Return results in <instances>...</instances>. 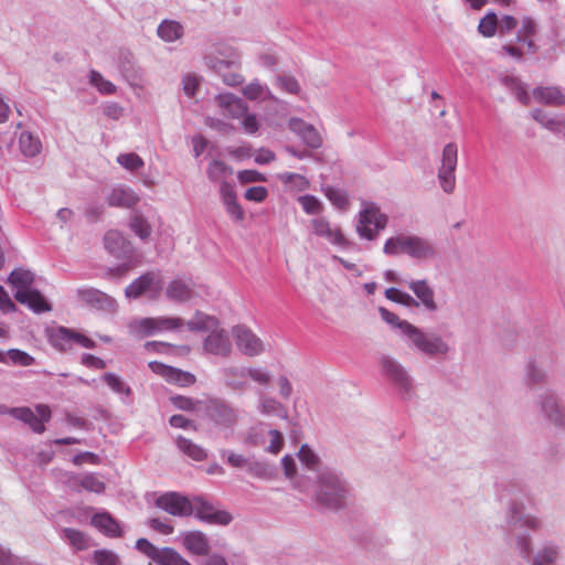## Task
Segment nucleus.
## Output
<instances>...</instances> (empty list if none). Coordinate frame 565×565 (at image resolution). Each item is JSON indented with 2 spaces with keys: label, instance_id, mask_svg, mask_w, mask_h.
Masks as SVG:
<instances>
[{
  "label": "nucleus",
  "instance_id": "f257e3e1",
  "mask_svg": "<svg viewBox=\"0 0 565 565\" xmlns=\"http://www.w3.org/2000/svg\"><path fill=\"white\" fill-rule=\"evenodd\" d=\"M183 326L184 321L179 317H157L134 320L129 329L135 335L143 338L162 331L178 330Z\"/></svg>",
  "mask_w": 565,
  "mask_h": 565
},
{
  "label": "nucleus",
  "instance_id": "f03ea898",
  "mask_svg": "<svg viewBox=\"0 0 565 565\" xmlns=\"http://www.w3.org/2000/svg\"><path fill=\"white\" fill-rule=\"evenodd\" d=\"M386 225L387 216L376 205L369 204L359 213L356 232L361 237L373 241Z\"/></svg>",
  "mask_w": 565,
  "mask_h": 565
},
{
  "label": "nucleus",
  "instance_id": "7ed1b4c3",
  "mask_svg": "<svg viewBox=\"0 0 565 565\" xmlns=\"http://www.w3.org/2000/svg\"><path fill=\"white\" fill-rule=\"evenodd\" d=\"M457 162L458 147L455 142H449L443 149L441 164L438 169V181L446 193H452L456 188Z\"/></svg>",
  "mask_w": 565,
  "mask_h": 565
},
{
  "label": "nucleus",
  "instance_id": "20e7f679",
  "mask_svg": "<svg viewBox=\"0 0 565 565\" xmlns=\"http://www.w3.org/2000/svg\"><path fill=\"white\" fill-rule=\"evenodd\" d=\"M162 290V278L159 271H147L135 279L126 288L128 298H139L145 294H149L151 299H157Z\"/></svg>",
  "mask_w": 565,
  "mask_h": 565
},
{
  "label": "nucleus",
  "instance_id": "39448f33",
  "mask_svg": "<svg viewBox=\"0 0 565 565\" xmlns=\"http://www.w3.org/2000/svg\"><path fill=\"white\" fill-rule=\"evenodd\" d=\"M35 411L36 414L29 407H15L10 411V414L28 424L34 433L42 434L45 430L44 424L51 419V409L45 404H39Z\"/></svg>",
  "mask_w": 565,
  "mask_h": 565
},
{
  "label": "nucleus",
  "instance_id": "423d86ee",
  "mask_svg": "<svg viewBox=\"0 0 565 565\" xmlns=\"http://www.w3.org/2000/svg\"><path fill=\"white\" fill-rule=\"evenodd\" d=\"M156 505L173 516H190L193 514L192 499L178 492H168L156 500Z\"/></svg>",
  "mask_w": 565,
  "mask_h": 565
},
{
  "label": "nucleus",
  "instance_id": "0eeeda50",
  "mask_svg": "<svg viewBox=\"0 0 565 565\" xmlns=\"http://www.w3.org/2000/svg\"><path fill=\"white\" fill-rule=\"evenodd\" d=\"M402 326L405 328V334L408 335L414 344L424 353L436 354L447 352L448 348L439 337L427 335L411 323H404Z\"/></svg>",
  "mask_w": 565,
  "mask_h": 565
},
{
  "label": "nucleus",
  "instance_id": "6e6552de",
  "mask_svg": "<svg viewBox=\"0 0 565 565\" xmlns=\"http://www.w3.org/2000/svg\"><path fill=\"white\" fill-rule=\"evenodd\" d=\"M192 503L193 513L201 521L211 524L227 525L233 519L227 511L216 510L212 503L202 497H194Z\"/></svg>",
  "mask_w": 565,
  "mask_h": 565
},
{
  "label": "nucleus",
  "instance_id": "1a4fd4ad",
  "mask_svg": "<svg viewBox=\"0 0 565 565\" xmlns=\"http://www.w3.org/2000/svg\"><path fill=\"white\" fill-rule=\"evenodd\" d=\"M322 489L318 495L320 502L330 509H339L343 505L345 490L338 477L330 475L321 478Z\"/></svg>",
  "mask_w": 565,
  "mask_h": 565
},
{
  "label": "nucleus",
  "instance_id": "9d476101",
  "mask_svg": "<svg viewBox=\"0 0 565 565\" xmlns=\"http://www.w3.org/2000/svg\"><path fill=\"white\" fill-rule=\"evenodd\" d=\"M206 415L222 427H233L237 422V413L225 402L217 398H210L204 405Z\"/></svg>",
  "mask_w": 565,
  "mask_h": 565
},
{
  "label": "nucleus",
  "instance_id": "9b49d317",
  "mask_svg": "<svg viewBox=\"0 0 565 565\" xmlns=\"http://www.w3.org/2000/svg\"><path fill=\"white\" fill-rule=\"evenodd\" d=\"M148 365L153 373L160 375L170 384H174L180 387H189L196 382L195 375L190 372L166 365L157 361L149 362Z\"/></svg>",
  "mask_w": 565,
  "mask_h": 565
},
{
  "label": "nucleus",
  "instance_id": "f8f14e48",
  "mask_svg": "<svg viewBox=\"0 0 565 565\" xmlns=\"http://www.w3.org/2000/svg\"><path fill=\"white\" fill-rule=\"evenodd\" d=\"M310 225L316 236L324 238L330 244L343 248L350 245V241L343 235L341 228L332 226L328 220L323 217L313 218Z\"/></svg>",
  "mask_w": 565,
  "mask_h": 565
},
{
  "label": "nucleus",
  "instance_id": "ddd939ff",
  "mask_svg": "<svg viewBox=\"0 0 565 565\" xmlns=\"http://www.w3.org/2000/svg\"><path fill=\"white\" fill-rule=\"evenodd\" d=\"M238 350L248 356H256L264 351L262 340L249 329L245 327H235L233 329Z\"/></svg>",
  "mask_w": 565,
  "mask_h": 565
},
{
  "label": "nucleus",
  "instance_id": "4468645a",
  "mask_svg": "<svg viewBox=\"0 0 565 565\" xmlns=\"http://www.w3.org/2000/svg\"><path fill=\"white\" fill-rule=\"evenodd\" d=\"M73 342L86 349L95 347V342L85 334L64 327L58 328L52 335L53 345L62 351L71 349Z\"/></svg>",
  "mask_w": 565,
  "mask_h": 565
},
{
  "label": "nucleus",
  "instance_id": "2eb2a0df",
  "mask_svg": "<svg viewBox=\"0 0 565 565\" xmlns=\"http://www.w3.org/2000/svg\"><path fill=\"white\" fill-rule=\"evenodd\" d=\"M66 486L76 492L86 490L93 493H103L106 489L105 482L95 473L71 475L66 480Z\"/></svg>",
  "mask_w": 565,
  "mask_h": 565
},
{
  "label": "nucleus",
  "instance_id": "dca6fc26",
  "mask_svg": "<svg viewBox=\"0 0 565 565\" xmlns=\"http://www.w3.org/2000/svg\"><path fill=\"white\" fill-rule=\"evenodd\" d=\"M204 349L209 353L227 356L232 347L225 330L214 328L204 341Z\"/></svg>",
  "mask_w": 565,
  "mask_h": 565
},
{
  "label": "nucleus",
  "instance_id": "f3484780",
  "mask_svg": "<svg viewBox=\"0 0 565 565\" xmlns=\"http://www.w3.org/2000/svg\"><path fill=\"white\" fill-rule=\"evenodd\" d=\"M289 128L298 134L308 147L313 149L321 147L322 138L312 125L305 122L302 119L292 118L289 120Z\"/></svg>",
  "mask_w": 565,
  "mask_h": 565
},
{
  "label": "nucleus",
  "instance_id": "a211bd4d",
  "mask_svg": "<svg viewBox=\"0 0 565 565\" xmlns=\"http://www.w3.org/2000/svg\"><path fill=\"white\" fill-rule=\"evenodd\" d=\"M109 206L131 209L139 202V196L129 188L116 186L106 196Z\"/></svg>",
  "mask_w": 565,
  "mask_h": 565
},
{
  "label": "nucleus",
  "instance_id": "6ab92c4d",
  "mask_svg": "<svg viewBox=\"0 0 565 565\" xmlns=\"http://www.w3.org/2000/svg\"><path fill=\"white\" fill-rule=\"evenodd\" d=\"M216 100L223 109V115L233 119H241L248 110L247 105L232 94H221L216 97Z\"/></svg>",
  "mask_w": 565,
  "mask_h": 565
},
{
  "label": "nucleus",
  "instance_id": "aec40b11",
  "mask_svg": "<svg viewBox=\"0 0 565 565\" xmlns=\"http://www.w3.org/2000/svg\"><path fill=\"white\" fill-rule=\"evenodd\" d=\"M105 247L116 257H124L131 253V243L116 230L108 231L104 236Z\"/></svg>",
  "mask_w": 565,
  "mask_h": 565
},
{
  "label": "nucleus",
  "instance_id": "412c9836",
  "mask_svg": "<svg viewBox=\"0 0 565 565\" xmlns=\"http://www.w3.org/2000/svg\"><path fill=\"white\" fill-rule=\"evenodd\" d=\"M14 298L20 303L28 306L34 312L41 313L51 310L49 302L41 292L35 289L17 290Z\"/></svg>",
  "mask_w": 565,
  "mask_h": 565
},
{
  "label": "nucleus",
  "instance_id": "4be33fe9",
  "mask_svg": "<svg viewBox=\"0 0 565 565\" xmlns=\"http://www.w3.org/2000/svg\"><path fill=\"white\" fill-rule=\"evenodd\" d=\"M182 544L186 551L199 556L207 555L210 551L209 540L201 531H188L183 533Z\"/></svg>",
  "mask_w": 565,
  "mask_h": 565
},
{
  "label": "nucleus",
  "instance_id": "5701e85b",
  "mask_svg": "<svg viewBox=\"0 0 565 565\" xmlns=\"http://www.w3.org/2000/svg\"><path fill=\"white\" fill-rule=\"evenodd\" d=\"M220 192L227 214L231 215L235 221L242 222L244 220L245 213L237 202L234 188L230 183L223 182Z\"/></svg>",
  "mask_w": 565,
  "mask_h": 565
},
{
  "label": "nucleus",
  "instance_id": "b1692460",
  "mask_svg": "<svg viewBox=\"0 0 565 565\" xmlns=\"http://www.w3.org/2000/svg\"><path fill=\"white\" fill-rule=\"evenodd\" d=\"M92 525L109 537L122 536L119 523L108 513H96L92 518Z\"/></svg>",
  "mask_w": 565,
  "mask_h": 565
},
{
  "label": "nucleus",
  "instance_id": "393cba45",
  "mask_svg": "<svg viewBox=\"0 0 565 565\" xmlns=\"http://www.w3.org/2000/svg\"><path fill=\"white\" fill-rule=\"evenodd\" d=\"M192 286L183 279H173L166 289L167 297L175 302H185L193 297Z\"/></svg>",
  "mask_w": 565,
  "mask_h": 565
},
{
  "label": "nucleus",
  "instance_id": "a878e982",
  "mask_svg": "<svg viewBox=\"0 0 565 565\" xmlns=\"http://www.w3.org/2000/svg\"><path fill=\"white\" fill-rule=\"evenodd\" d=\"M408 287L426 309L430 311H435L437 309V305L434 299V290L426 280H414L409 282Z\"/></svg>",
  "mask_w": 565,
  "mask_h": 565
},
{
  "label": "nucleus",
  "instance_id": "bb28decb",
  "mask_svg": "<svg viewBox=\"0 0 565 565\" xmlns=\"http://www.w3.org/2000/svg\"><path fill=\"white\" fill-rule=\"evenodd\" d=\"M533 98L552 106L565 104V95L557 87H537L533 90Z\"/></svg>",
  "mask_w": 565,
  "mask_h": 565
},
{
  "label": "nucleus",
  "instance_id": "cd10ccee",
  "mask_svg": "<svg viewBox=\"0 0 565 565\" xmlns=\"http://www.w3.org/2000/svg\"><path fill=\"white\" fill-rule=\"evenodd\" d=\"M232 60L225 61V60H218V58H210L209 64L210 66L215 70L217 73L222 74L223 81L225 84L230 86H237L243 83V77L238 73H228L223 74L222 72L225 68H228L231 64L235 63V56L231 54L230 56Z\"/></svg>",
  "mask_w": 565,
  "mask_h": 565
},
{
  "label": "nucleus",
  "instance_id": "c85d7f7f",
  "mask_svg": "<svg viewBox=\"0 0 565 565\" xmlns=\"http://www.w3.org/2000/svg\"><path fill=\"white\" fill-rule=\"evenodd\" d=\"M184 326L190 331H212L214 328L218 327V320L212 316H209L202 311H196L192 319L184 322Z\"/></svg>",
  "mask_w": 565,
  "mask_h": 565
},
{
  "label": "nucleus",
  "instance_id": "c756f323",
  "mask_svg": "<svg viewBox=\"0 0 565 565\" xmlns=\"http://www.w3.org/2000/svg\"><path fill=\"white\" fill-rule=\"evenodd\" d=\"M435 254L434 247L426 239L417 236L411 237L407 255L413 258L425 259L430 258Z\"/></svg>",
  "mask_w": 565,
  "mask_h": 565
},
{
  "label": "nucleus",
  "instance_id": "7c9ffc66",
  "mask_svg": "<svg viewBox=\"0 0 565 565\" xmlns=\"http://www.w3.org/2000/svg\"><path fill=\"white\" fill-rule=\"evenodd\" d=\"M177 445L181 452L195 461H203L207 458V452L204 448L182 436H178Z\"/></svg>",
  "mask_w": 565,
  "mask_h": 565
},
{
  "label": "nucleus",
  "instance_id": "2f4dec72",
  "mask_svg": "<svg viewBox=\"0 0 565 565\" xmlns=\"http://www.w3.org/2000/svg\"><path fill=\"white\" fill-rule=\"evenodd\" d=\"M226 385L233 390H244L247 386L246 369L230 366L223 371Z\"/></svg>",
  "mask_w": 565,
  "mask_h": 565
},
{
  "label": "nucleus",
  "instance_id": "473e14b6",
  "mask_svg": "<svg viewBox=\"0 0 565 565\" xmlns=\"http://www.w3.org/2000/svg\"><path fill=\"white\" fill-rule=\"evenodd\" d=\"M129 228L142 241L148 239L152 233L150 223L139 213H134L130 216Z\"/></svg>",
  "mask_w": 565,
  "mask_h": 565
},
{
  "label": "nucleus",
  "instance_id": "72a5a7b5",
  "mask_svg": "<svg viewBox=\"0 0 565 565\" xmlns=\"http://www.w3.org/2000/svg\"><path fill=\"white\" fill-rule=\"evenodd\" d=\"M411 237L412 236L397 235L388 238L384 244L383 252L390 256H395L402 253L407 254Z\"/></svg>",
  "mask_w": 565,
  "mask_h": 565
},
{
  "label": "nucleus",
  "instance_id": "f704fd0d",
  "mask_svg": "<svg viewBox=\"0 0 565 565\" xmlns=\"http://www.w3.org/2000/svg\"><path fill=\"white\" fill-rule=\"evenodd\" d=\"M8 281L18 290H29L34 282V275L28 269L18 268L10 274Z\"/></svg>",
  "mask_w": 565,
  "mask_h": 565
},
{
  "label": "nucleus",
  "instance_id": "c9c22d12",
  "mask_svg": "<svg viewBox=\"0 0 565 565\" xmlns=\"http://www.w3.org/2000/svg\"><path fill=\"white\" fill-rule=\"evenodd\" d=\"M536 33V24L532 18L524 17L516 38L520 43L527 44L530 50H534L533 36Z\"/></svg>",
  "mask_w": 565,
  "mask_h": 565
},
{
  "label": "nucleus",
  "instance_id": "e433bc0d",
  "mask_svg": "<svg viewBox=\"0 0 565 565\" xmlns=\"http://www.w3.org/2000/svg\"><path fill=\"white\" fill-rule=\"evenodd\" d=\"M21 152L25 157H34L41 152L42 143L40 139L30 132H22L19 139Z\"/></svg>",
  "mask_w": 565,
  "mask_h": 565
},
{
  "label": "nucleus",
  "instance_id": "4c0bfd02",
  "mask_svg": "<svg viewBox=\"0 0 565 565\" xmlns=\"http://www.w3.org/2000/svg\"><path fill=\"white\" fill-rule=\"evenodd\" d=\"M170 402L174 407L181 411L199 413L204 409V405L206 402L194 399L192 397L183 396V395H174L170 397Z\"/></svg>",
  "mask_w": 565,
  "mask_h": 565
},
{
  "label": "nucleus",
  "instance_id": "58836bf2",
  "mask_svg": "<svg viewBox=\"0 0 565 565\" xmlns=\"http://www.w3.org/2000/svg\"><path fill=\"white\" fill-rule=\"evenodd\" d=\"M206 173L210 180L222 184L226 182L227 177L232 175L233 169L220 160H214L209 164Z\"/></svg>",
  "mask_w": 565,
  "mask_h": 565
},
{
  "label": "nucleus",
  "instance_id": "ea45409f",
  "mask_svg": "<svg viewBox=\"0 0 565 565\" xmlns=\"http://www.w3.org/2000/svg\"><path fill=\"white\" fill-rule=\"evenodd\" d=\"M154 562L159 565H191L180 553L171 547L160 548Z\"/></svg>",
  "mask_w": 565,
  "mask_h": 565
},
{
  "label": "nucleus",
  "instance_id": "a19ab883",
  "mask_svg": "<svg viewBox=\"0 0 565 565\" xmlns=\"http://www.w3.org/2000/svg\"><path fill=\"white\" fill-rule=\"evenodd\" d=\"M532 116L536 121L552 131H561L565 128V118L563 117H550L539 109L534 110Z\"/></svg>",
  "mask_w": 565,
  "mask_h": 565
},
{
  "label": "nucleus",
  "instance_id": "79ce46f5",
  "mask_svg": "<svg viewBox=\"0 0 565 565\" xmlns=\"http://www.w3.org/2000/svg\"><path fill=\"white\" fill-rule=\"evenodd\" d=\"M183 28L175 21H163L158 28V35L168 42L178 40L182 35Z\"/></svg>",
  "mask_w": 565,
  "mask_h": 565
},
{
  "label": "nucleus",
  "instance_id": "37998d69",
  "mask_svg": "<svg viewBox=\"0 0 565 565\" xmlns=\"http://www.w3.org/2000/svg\"><path fill=\"white\" fill-rule=\"evenodd\" d=\"M498 29V18L494 12H489L479 22L478 30L484 36H493Z\"/></svg>",
  "mask_w": 565,
  "mask_h": 565
},
{
  "label": "nucleus",
  "instance_id": "c03bdc74",
  "mask_svg": "<svg viewBox=\"0 0 565 565\" xmlns=\"http://www.w3.org/2000/svg\"><path fill=\"white\" fill-rule=\"evenodd\" d=\"M247 379H250L259 386H268L271 381L269 372L260 366H250L246 369Z\"/></svg>",
  "mask_w": 565,
  "mask_h": 565
},
{
  "label": "nucleus",
  "instance_id": "a18cd8bd",
  "mask_svg": "<svg viewBox=\"0 0 565 565\" xmlns=\"http://www.w3.org/2000/svg\"><path fill=\"white\" fill-rule=\"evenodd\" d=\"M505 85L515 94L516 98L523 104H530V95L526 92L525 86L521 83L520 79L514 77H508L504 81Z\"/></svg>",
  "mask_w": 565,
  "mask_h": 565
},
{
  "label": "nucleus",
  "instance_id": "49530a36",
  "mask_svg": "<svg viewBox=\"0 0 565 565\" xmlns=\"http://www.w3.org/2000/svg\"><path fill=\"white\" fill-rule=\"evenodd\" d=\"M385 297L387 299H390L391 301H394V302H397V303H401V305H404L407 307L418 306V303L415 301V299L411 295H408L397 288L392 287V288L386 289Z\"/></svg>",
  "mask_w": 565,
  "mask_h": 565
},
{
  "label": "nucleus",
  "instance_id": "de8ad7c7",
  "mask_svg": "<svg viewBox=\"0 0 565 565\" xmlns=\"http://www.w3.org/2000/svg\"><path fill=\"white\" fill-rule=\"evenodd\" d=\"M95 565H121L119 556L109 550H97L94 552Z\"/></svg>",
  "mask_w": 565,
  "mask_h": 565
},
{
  "label": "nucleus",
  "instance_id": "09e8293b",
  "mask_svg": "<svg viewBox=\"0 0 565 565\" xmlns=\"http://www.w3.org/2000/svg\"><path fill=\"white\" fill-rule=\"evenodd\" d=\"M278 178L284 184L292 185L300 191L306 190L309 186V181L303 175L297 173L285 172L280 173Z\"/></svg>",
  "mask_w": 565,
  "mask_h": 565
},
{
  "label": "nucleus",
  "instance_id": "8fccbe9b",
  "mask_svg": "<svg viewBox=\"0 0 565 565\" xmlns=\"http://www.w3.org/2000/svg\"><path fill=\"white\" fill-rule=\"evenodd\" d=\"M117 162L129 171H136L143 167V160L132 152L119 154Z\"/></svg>",
  "mask_w": 565,
  "mask_h": 565
},
{
  "label": "nucleus",
  "instance_id": "3c124183",
  "mask_svg": "<svg viewBox=\"0 0 565 565\" xmlns=\"http://www.w3.org/2000/svg\"><path fill=\"white\" fill-rule=\"evenodd\" d=\"M64 535L68 540L70 544L76 550L82 551L88 547L87 537L81 531L75 529H65Z\"/></svg>",
  "mask_w": 565,
  "mask_h": 565
},
{
  "label": "nucleus",
  "instance_id": "603ef678",
  "mask_svg": "<svg viewBox=\"0 0 565 565\" xmlns=\"http://www.w3.org/2000/svg\"><path fill=\"white\" fill-rule=\"evenodd\" d=\"M7 356L13 364L21 366H30L35 361L32 355L19 349H10L6 354V358Z\"/></svg>",
  "mask_w": 565,
  "mask_h": 565
},
{
  "label": "nucleus",
  "instance_id": "864d4df0",
  "mask_svg": "<svg viewBox=\"0 0 565 565\" xmlns=\"http://www.w3.org/2000/svg\"><path fill=\"white\" fill-rule=\"evenodd\" d=\"M105 383L118 394H130V388L122 382V380L114 373H106L103 376Z\"/></svg>",
  "mask_w": 565,
  "mask_h": 565
},
{
  "label": "nucleus",
  "instance_id": "5fc2aeb1",
  "mask_svg": "<svg viewBox=\"0 0 565 565\" xmlns=\"http://www.w3.org/2000/svg\"><path fill=\"white\" fill-rule=\"evenodd\" d=\"M298 458L308 469H317L319 458L307 445L300 447Z\"/></svg>",
  "mask_w": 565,
  "mask_h": 565
},
{
  "label": "nucleus",
  "instance_id": "6e6d98bb",
  "mask_svg": "<svg viewBox=\"0 0 565 565\" xmlns=\"http://www.w3.org/2000/svg\"><path fill=\"white\" fill-rule=\"evenodd\" d=\"M543 409L544 412L546 413L547 417L553 422L555 423L556 425H561L563 422H562V413L561 411L558 409V406H557V403L556 401L554 399V397H548L544 403H543Z\"/></svg>",
  "mask_w": 565,
  "mask_h": 565
},
{
  "label": "nucleus",
  "instance_id": "4d7b16f0",
  "mask_svg": "<svg viewBox=\"0 0 565 565\" xmlns=\"http://www.w3.org/2000/svg\"><path fill=\"white\" fill-rule=\"evenodd\" d=\"M326 195L339 209H345L349 204L348 195L339 189L328 188Z\"/></svg>",
  "mask_w": 565,
  "mask_h": 565
},
{
  "label": "nucleus",
  "instance_id": "13d9d810",
  "mask_svg": "<svg viewBox=\"0 0 565 565\" xmlns=\"http://www.w3.org/2000/svg\"><path fill=\"white\" fill-rule=\"evenodd\" d=\"M298 201L308 214H318L321 212V203L313 195H302Z\"/></svg>",
  "mask_w": 565,
  "mask_h": 565
},
{
  "label": "nucleus",
  "instance_id": "bf43d9fd",
  "mask_svg": "<svg viewBox=\"0 0 565 565\" xmlns=\"http://www.w3.org/2000/svg\"><path fill=\"white\" fill-rule=\"evenodd\" d=\"M383 367H384L385 372L387 373V375L391 376L393 380L401 382V383H404L406 381L404 371L394 361L385 360L383 362Z\"/></svg>",
  "mask_w": 565,
  "mask_h": 565
},
{
  "label": "nucleus",
  "instance_id": "052dcab7",
  "mask_svg": "<svg viewBox=\"0 0 565 565\" xmlns=\"http://www.w3.org/2000/svg\"><path fill=\"white\" fill-rule=\"evenodd\" d=\"M136 547L139 552H141L142 554H145L147 557H149L150 559H152L153 562L156 561L157 556H158V553L160 551V548H158L157 546H154L151 542H149L147 539H138L137 542H136Z\"/></svg>",
  "mask_w": 565,
  "mask_h": 565
},
{
  "label": "nucleus",
  "instance_id": "680f3d73",
  "mask_svg": "<svg viewBox=\"0 0 565 565\" xmlns=\"http://www.w3.org/2000/svg\"><path fill=\"white\" fill-rule=\"evenodd\" d=\"M90 82L104 94H111L115 92V85L109 81L104 79V77L95 71L92 72Z\"/></svg>",
  "mask_w": 565,
  "mask_h": 565
},
{
  "label": "nucleus",
  "instance_id": "e2e57ef3",
  "mask_svg": "<svg viewBox=\"0 0 565 565\" xmlns=\"http://www.w3.org/2000/svg\"><path fill=\"white\" fill-rule=\"evenodd\" d=\"M239 120L246 134L254 135L258 131L259 124L256 115L250 114L247 110Z\"/></svg>",
  "mask_w": 565,
  "mask_h": 565
},
{
  "label": "nucleus",
  "instance_id": "0e129e2a",
  "mask_svg": "<svg viewBox=\"0 0 565 565\" xmlns=\"http://www.w3.org/2000/svg\"><path fill=\"white\" fill-rule=\"evenodd\" d=\"M237 178L243 184L266 181L264 174L257 170H242L237 173Z\"/></svg>",
  "mask_w": 565,
  "mask_h": 565
},
{
  "label": "nucleus",
  "instance_id": "69168bd1",
  "mask_svg": "<svg viewBox=\"0 0 565 565\" xmlns=\"http://www.w3.org/2000/svg\"><path fill=\"white\" fill-rule=\"evenodd\" d=\"M264 92V86L257 81L249 83L243 88L244 96L250 100L260 98Z\"/></svg>",
  "mask_w": 565,
  "mask_h": 565
},
{
  "label": "nucleus",
  "instance_id": "338daca9",
  "mask_svg": "<svg viewBox=\"0 0 565 565\" xmlns=\"http://www.w3.org/2000/svg\"><path fill=\"white\" fill-rule=\"evenodd\" d=\"M268 191L265 186H252L245 192V199L248 201L260 203L266 200Z\"/></svg>",
  "mask_w": 565,
  "mask_h": 565
},
{
  "label": "nucleus",
  "instance_id": "774afa93",
  "mask_svg": "<svg viewBox=\"0 0 565 565\" xmlns=\"http://www.w3.org/2000/svg\"><path fill=\"white\" fill-rule=\"evenodd\" d=\"M200 84V79L194 74H188L183 77V90L189 96H194Z\"/></svg>",
  "mask_w": 565,
  "mask_h": 565
}]
</instances>
